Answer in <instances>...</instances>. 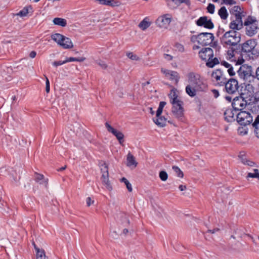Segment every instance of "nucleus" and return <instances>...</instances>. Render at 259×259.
<instances>
[{
  "label": "nucleus",
  "instance_id": "obj_40",
  "mask_svg": "<svg viewBox=\"0 0 259 259\" xmlns=\"http://www.w3.org/2000/svg\"><path fill=\"white\" fill-rule=\"evenodd\" d=\"M166 105V102L164 101H161L160 102L159 107L158 108V109L156 111V116L159 117L160 115H161V113L163 111V107Z\"/></svg>",
  "mask_w": 259,
  "mask_h": 259
},
{
  "label": "nucleus",
  "instance_id": "obj_52",
  "mask_svg": "<svg viewBox=\"0 0 259 259\" xmlns=\"http://www.w3.org/2000/svg\"><path fill=\"white\" fill-rule=\"evenodd\" d=\"M227 72L230 76H234L235 74L233 67L232 66L228 68Z\"/></svg>",
  "mask_w": 259,
  "mask_h": 259
},
{
  "label": "nucleus",
  "instance_id": "obj_3",
  "mask_svg": "<svg viewBox=\"0 0 259 259\" xmlns=\"http://www.w3.org/2000/svg\"><path fill=\"white\" fill-rule=\"evenodd\" d=\"M256 45L255 40L249 39L246 41L244 43L238 45L236 48L230 47L228 51V55L233 57L234 56V53L243 52L244 53L250 52L253 50Z\"/></svg>",
  "mask_w": 259,
  "mask_h": 259
},
{
  "label": "nucleus",
  "instance_id": "obj_28",
  "mask_svg": "<svg viewBox=\"0 0 259 259\" xmlns=\"http://www.w3.org/2000/svg\"><path fill=\"white\" fill-rule=\"evenodd\" d=\"M33 245L36 250V259H47L45 251L44 250H40L39 248L36 246L34 242H33Z\"/></svg>",
  "mask_w": 259,
  "mask_h": 259
},
{
  "label": "nucleus",
  "instance_id": "obj_37",
  "mask_svg": "<svg viewBox=\"0 0 259 259\" xmlns=\"http://www.w3.org/2000/svg\"><path fill=\"white\" fill-rule=\"evenodd\" d=\"M172 169L176 177L182 178L184 177L183 172L177 166H172Z\"/></svg>",
  "mask_w": 259,
  "mask_h": 259
},
{
  "label": "nucleus",
  "instance_id": "obj_41",
  "mask_svg": "<svg viewBox=\"0 0 259 259\" xmlns=\"http://www.w3.org/2000/svg\"><path fill=\"white\" fill-rule=\"evenodd\" d=\"M247 178H259V172L258 170L256 168L253 169V172H248L247 174V176H246Z\"/></svg>",
  "mask_w": 259,
  "mask_h": 259
},
{
  "label": "nucleus",
  "instance_id": "obj_61",
  "mask_svg": "<svg viewBox=\"0 0 259 259\" xmlns=\"http://www.w3.org/2000/svg\"><path fill=\"white\" fill-rule=\"evenodd\" d=\"M238 131L243 135H246L247 133V131L245 129H243L242 127L239 128Z\"/></svg>",
  "mask_w": 259,
  "mask_h": 259
},
{
  "label": "nucleus",
  "instance_id": "obj_32",
  "mask_svg": "<svg viewBox=\"0 0 259 259\" xmlns=\"http://www.w3.org/2000/svg\"><path fill=\"white\" fill-rule=\"evenodd\" d=\"M218 14L221 18L226 20L228 17V13L225 7H222L218 11Z\"/></svg>",
  "mask_w": 259,
  "mask_h": 259
},
{
  "label": "nucleus",
  "instance_id": "obj_60",
  "mask_svg": "<svg viewBox=\"0 0 259 259\" xmlns=\"http://www.w3.org/2000/svg\"><path fill=\"white\" fill-rule=\"evenodd\" d=\"M211 91L213 94L214 98H217L219 96L220 94H219V92L218 90L213 89Z\"/></svg>",
  "mask_w": 259,
  "mask_h": 259
},
{
  "label": "nucleus",
  "instance_id": "obj_54",
  "mask_svg": "<svg viewBox=\"0 0 259 259\" xmlns=\"http://www.w3.org/2000/svg\"><path fill=\"white\" fill-rule=\"evenodd\" d=\"M230 190L228 189L227 188L223 187V188H220L218 189L217 194L219 196L221 193H223L224 191H229Z\"/></svg>",
  "mask_w": 259,
  "mask_h": 259
},
{
  "label": "nucleus",
  "instance_id": "obj_11",
  "mask_svg": "<svg viewBox=\"0 0 259 259\" xmlns=\"http://www.w3.org/2000/svg\"><path fill=\"white\" fill-rule=\"evenodd\" d=\"M224 85L226 92L230 94L235 93L239 88L237 80L232 78H229Z\"/></svg>",
  "mask_w": 259,
  "mask_h": 259
},
{
  "label": "nucleus",
  "instance_id": "obj_64",
  "mask_svg": "<svg viewBox=\"0 0 259 259\" xmlns=\"http://www.w3.org/2000/svg\"><path fill=\"white\" fill-rule=\"evenodd\" d=\"M164 58L167 59L168 61H170L172 59V57L168 54H164Z\"/></svg>",
  "mask_w": 259,
  "mask_h": 259
},
{
  "label": "nucleus",
  "instance_id": "obj_43",
  "mask_svg": "<svg viewBox=\"0 0 259 259\" xmlns=\"http://www.w3.org/2000/svg\"><path fill=\"white\" fill-rule=\"evenodd\" d=\"M104 186L108 189L109 191L112 190L111 184L109 181V179H104L102 182Z\"/></svg>",
  "mask_w": 259,
  "mask_h": 259
},
{
  "label": "nucleus",
  "instance_id": "obj_34",
  "mask_svg": "<svg viewBox=\"0 0 259 259\" xmlns=\"http://www.w3.org/2000/svg\"><path fill=\"white\" fill-rule=\"evenodd\" d=\"M101 171L102 174V178H107L108 177V167L105 163H103L101 164Z\"/></svg>",
  "mask_w": 259,
  "mask_h": 259
},
{
  "label": "nucleus",
  "instance_id": "obj_15",
  "mask_svg": "<svg viewBox=\"0 0 259 259\" xmlns=\"http://www.w3.org/2000/svg\"><path fill=\"white\" fill-rule=\"evenodd\" d=\"M171 21L170 14H166L159 17L156 20V25L160 27L166 28Z\"/></svg>",
  "mask_w": 259,
  "mask_h": 259
},
{
  "label": "nucleus",
  "instance_id": "obj_21",
  "mask_svg": "<svg viewBox=\"0 0 259 259\" xmlns=\"http://www.w3.org/2000/svg\"><path fill=\"white\" fill-rule=\"evenodd\" d=\"M238 158L241 161V162L244 165H246L250 167H254L255 165V162H254L252 161H251L250 160L247 159L246 157V156L244 152H240L238 155Z\"/></svg>",
  "mask_w": 259,
  "mask_h": 259
},
{
  "label": "nucleus",
  "instance_id": "obj_19",
  "mask_svg": "<svg viewBox=\"0 0 259 259\" xmlns=\"http://www.w3.org/2000/svg\"><path fill=\"white\" fill-rule=\"evenodd\" d=\"M105 126L109 132L111 133L116 137L120 144L123 142L124 135L121 132L114 129L108 122L105 123Z\"/></svg>",
  "mask_w": 259,
  "mask_h": 259
},
{
  "label": "nucleus",
  "instance_id": "obj_7",
  "mask_svg": "<svg viewBox=\"0 0 259 259\" xmlns=\"http://www.w3.org/2000/svg\"><path fill=\"white\" fill-rule=\"evenodd\" d=\"M238 75L243 79H247L250 76H254V73L252 70V67L247 65H242L237 71Z\"/></svg>",
  "mask_w": 259,
  "mask_h": 259
},
{
  "label": "nucleus",
  "instance_id": "obj_47",
  "mask_svg": "<svg viewBox=\"0 0 259 259\" xmlns=\"http://www.w3.org/2000/svg\"><path fill=\"white\" fill-rule=\"evenodd\" d=\"M96 63L99 65L102 69H106L107 67L104 61L98 60L96 61Z\"/></svg>",
  "mask_w": 259,
  "mask_h": 259
},
{
  "label": "nucleus",
  "instance_id": "obj_45",
  "mask_svg": "<svg viewBox=\"0 0 259 259\" xmlns=\"http://www.w3.org/2000/svg\"><path fill=\"white\" fill-rule=\"evenodd\" d=\"M128 58L131 59L132 60H139V58L135 54H134L133 53L130 52L126 54Z\"/></svg>",
  "mask_w": 259,
  "mask_h": 259
},
{
  "label": "nucleus",
  "instance_id": "obj_48",
  "mask_svg": "<svg viewBox=\"0 0 259 259\" xmlns=\"http://www.w3.org/2000/svg\"><path fill=\"white\" fill-rule=\"evenodd\" d=\"M36 182L40 185H44L46 187L48 184V179H36Z\"/></svg>",
  "mask_w": 259,
  "mask_h": 259
},
{
  "label": "nucleus",
  "instance_id": "obj_59",
  "mask_svg": "<svg viewBox=\"0 0 259 259\" xmlns=\"http://www.w3.org/2000/svg\"><path fill=\"white\" fill-rule=\"evenodd\" d=\"M253 77L256 78L259 80V66L256 68L255 73H254Z\"/></svg>",
  "mask_w": 259,
  "mask_h": 259
},
{
  "label": "nucleus",
  "instance_id": "obj_27",
  "mask_svg": "<svg viewBox=\"0 0 259 259\" xmlns=\"http://www.w3.org/2000/svg\"><path fill=\"white\" fill-rule=\"evenodd\" d=\"M178 95L177 94V90L172 89L170 91V93L169 95V97L170 98V101L171 104L176 103L179 102H182V101L179 100L178 99Z\"/></svg>",
  "mask_w": 259,
  "mask_h": 259
},
{
  "label": "nucleus",
  "instance_id": "obj_13",
  "mask_svg": "<svg viewBox=\"0 0 259 259\" xmlns=\"http://www.w3.org/2000/svg\"><path fill=\"white\" fill-rule=\"evenodd\" d=\"M245 15H237L235 16V19L232 20L229 24V27L232 30H240L243 28V23L242 21V17H244Z\"/></svg>",
  "mask_w": 259,
  "mask_h": 259
},
{
  "label": "nucleus",
  "instance_id": "obj_25",
  "mask_svg": "<svg viewBox=\"0 0 259 259\" xmlns=\"http://www.w3.org/2000/svg\"><path fill=\"white\" fill-rule=\"evenodd\" d=\"M166 118L164 116L160 115L159 117H156L155 119H153L154 123L159 127H164L166 125Z\"/></svg>",
  "mask_w": 259,
  "mask_h": 259
},
{
  "label": "nucleus",
  "instance_id": "obj_9",
  "mask_svg": "<svg viewBox=\"0 0 259 259\" xmlns=\"http://www.w3.org/2000/svg\"><path fill=\"white\" fill-rule=\"evenodd\" d=\"M214 38V35L211 33H200L199 34L198 43L202 46H207L212 43Z\"/></svg>",
  "mask_w": 259,
  "mask_h": 259
},
{
  "label": "nucleus",
  "instance_id": "obj_16",
  "mask_svg": "<svg viewBox=\"0 0 259 259\" xmlns=\"http://www.w3.org/2000/svg\"><path fill=\"white\" fill-rule=\"evenodd\" d=\"M172 113L176 118L181 119L184 115L183 102L172 103Z\"/></svg>",
  "mask_w": 259,
  "mask_h": 259
},
{
  "label": "nucleus",
  "instance_id": "obj_20",
  "mask_svg": "<svg viewBox=\"0 0 259 259\" xmlns=\"http://www.w3.org/2000/svg\"><path fill=\"white\" fill-rule=\"evenodd\" d=\"M161 71L165 74L166 77H169V79L175 80L176 83H178L180 77L179 74L177 71L164 68H161Z\"/></svg>",
  "mask_w": 259,
  "mask_h": 259
},
{
  "label": "nucleus",
  "instance_id": "obj_29",
  "mask_svg": "<svg viewBox=\"0 0 259 259\" xmlns=\"http://www.w3.org/2000/svg\"><path fill=\"white\" fill-rule=\"evenodd\" d=\"M230 13L234 17L244 14V12L241 10V7L239 6H234L230 10Z\"/></svg>",
  "mask_w": 259,
  "mask_h": 259
},
{
  "label": "nucleus",
  "instance_id": "obj_53",
  "mask_svg": "<svg viewBox=\"0 0 259 259\" xmlns=\"http://www.w3.org/2000/svg\"><path fill=\"white\" fill-rule=\"evenodd\" d=\"M45 77H46V92L47 93H49L50 92V82H49V80L48 78V77L45 76Z\"/></svg>",
  "mask_w": 259,
  "mask_h": 259
},
{
  "label": "nucleus",
  "instance_id": "obj_24",
  "mask_svg": "<svg viewBox=\"0 0 259 259\" xmlns=\"http://www.w3.org/2000/svg\"><path fill=\"white\" fill-rule=\"evenodd\" d=\"M120 222L124 227H126L130 225V222L128 218V215L123 212H121L119 214Z\"/></svg>",
  "mask_w": 259,
  "mask_h": 259
},
{
  "label": "nucleus",
  "instance_id": "obj_8",
  "mask_svg": "<svg viewBox=\"0 0 259 259\" xmlns=\"http://www.w3.org/2000/svg\"><path fill=\"white\" fill-rule=\"evenodd\" d=\"M248 104H249V103L247 102V101L240 95L233 99L232 106L234 111L237 112L245 108Z\"/></svg>",
  "mask_w": 259,
  "mask_h": 259
},
{
  "label": "nucleus",
  "instance_id": "obj_36",
  "mask_svg": "<svg viewBox=\"0 0 259 259\" xmlns=\"http://www.w3.org/2000/svg\"><path fill=\"white\" fill-rule=\"evenodd\" d=\"M150 22L147 20V18L143 20L139 24V27L143 30H146L150 26Z\"/></svg>",
  "mask_w": 259,
  "mask_h": 259
},
{
  "label": "nucleus",
  "instance_id": "obj_5",
  "mask_svg": "<svg viewBox=\"0 0 259 259\" xmlns=\"http://www.w3.org/2000/svg\"><path fill=\"white\" fill-rule=\"evenodd\" d=\"M244 25L246 28V33L247 35L251 36L257 33V21L255 18L251 16L247 17L244 21Z\"/></svg>",
  "mask_w": 259,
  "mask_h": 259
},
{
  "label": "nucleus",
  "instance_id": "obj_51",
  "mask_svg": "<svg viewBox=\"0 0 259 259\" xmlns=\"http://www.w3.org/2000/svg\"><path fill=\"white\" fill-rule=\"evenodd\" d=\"M65 63H66V60H64V61H54L53 63V65L54 66H55V67H57L58 66L61 65H63V64H65Z\"/></svg>",
  "mask_w": 259,
  "mask_h": 259
},
{
  "label": "nucleus",
  "instance_id": "obj_38",
  "mask_svg": "<svg viewBox=\"0 0 259 259\" xmlns=\"http://www.w3.org/2000/svg\"><path fill=\"white\" fill-rule=\"evenodd\" d=\"M225 71L226 70H223V73H222V74L220 76V80L218 82V84L220 85H224V83H225L229 79L226 77V73L225 72Z\"/></svg>",
  "mask_w": 259,
  "mask_h": 259
},
{
  "label": "nucleus",
  "instance_id": "obj_58",
  "mask_svg": "<svg viewBox=\"0 0 259 259\" xmlns=\"http://www.w3.org/2000/svg\"><path fill=\"white\" fill-rule=\"evenodd\" d=\"M198 37L199 34H198L197 35H192L191 37V41L193 42H195L196 41L198 42Z\"/></svg>",
  "mask_w": 259,
  "mask_h": 259
},
{
  "label": "nucleus",
  "instance_id": "obj_10",
  "mask_svg": "<svg viewBox=\"0 0 259 259\" xmlns=\"http://www.w3.org/2000/svg\"><path fill=\"white\" fill-rule=\"evenodd\" d=\"M254 88L252 85L248 84L245 85V89L241 92L240 95L247 102L250 103L251 98L254 95Z\"/></svg>",
  "mask_w": 259,
  "mask_h": 259
},
{
  "label": "nucleus",
  "instance_id": "obj_46",
  "mask_svg": "<svg viewBox=\"0 0 259 259\" xmlns=\"http://www.w3.org/2000/svg\"><path fill=\"white\" fill-rule=\"evenodd\" d=\"M214 5L212 4H209L207 7V12L210 14H213L214 12Z\"/></svg>",
  "mask_w": 259,
  "mask_h": 259
},
{
  "label": "nucleus",
  "instance_id": "obj_50",
  "mask_svg": "<svg viewBox=\"0 0 259 259\" xmlns=\"http://www.w3.org/2000/svg\"><path fill=\"white\" fill-rule=\"evenodd\" d=\"M167 178H168V175L165 171L162 170L159 172V178L166 179Z\"/></svg>",
  "mask_w": 259,
  "mask_h": 259
},
{
  "label": "nucleus",
  "instance_id": "obj_12",
  "mask_svg": "<svg viewBox=\"0 0 259 259\" xmlns=\"http://www.w3.org/2000/svg\"><path fill=\"white\" fill-rule=\"evenodd\" d=\"M245 15H237L235 16V19L232 20L229 24V27L232 30H240L243 28V23L242 21V17H244Z\"/></svg>",
  "mask_w": 259,
  "mask_h": 259
},
{
  "label": "nucleus",
  "instance_id": "obj_35",
  "mask_svg": "<svg viewBox=\"0 0 259 259\" xmlns=\"http://www.w3.org/2000/svg\"><path fill=\"white\" fill-rule=\"evenodd\" d=\"M30 10H32V7L30 6L24 7L22 10L18 13L16 15L22 17H25L29 13Z\"/></svg>",
  "mask_w": 259,
  "mask_h": 259
},
{
  "label": "nucleus",
  "instance_id": "obj_39",
  "mask_svg": "<svg viewBox=\"0 0 259 259\" xmlns=\"http://www.w3.org/2000/svg\"><path fill=\"white\" fill-rule=\"evenodd\" d=\"M219 64V60L217 58H214L213 59L211 58L210 60H209L206 63V66L210 68H212L216 64Z\"/></svg>",
  "mask_w": 259,
  "mask_h": 259
},
{
  "label": "nucleus",
  "instance_id": "obj_4",
  "mask_svg": "<svg viewBox=\"0 0 259 259\" xmlns=\"http://www.w3.org/2000/svg\"><path fill=\"white\" fill-rule=\"evenodd\" d=\"M51 38L63 49H69L73 48V45L71 39L60 33H55L51 35Z\"/></svg>",
  "mask_w": 259,
  "mask_h": 259
},
{
  "label": "nucleus",
  "instance_id": "obj_55",
  "mask_svg": "<svg viewBox=\"0 0 259 259\" xmlns=\"http://www.w3.org/2000/svg\"><path fill=\"white\" fill-rule=\"evenodd\" d=\"M254 98V101L256 102H259V91L254 92V95L253 96Z\"/></svg>",
  "mask_w": 259,
  "mask_h": 259
},
{
  "label": "nucleus",
  "instance_id": "obj_49",
  "mask_svg": "<svg viewBox=\"0 0 259 259\" xmlns=\"http://www.w3.org/2000/svg\"><path fill=\"white\" fill-rule=\"evenodd\" d=\"M222 4L226 5H233L236 4V2L234 0H222Z\"/></svg>",
  "mask_w": 259,
  "mask_h": 259
},
{
  "label": "nucleus",
  "instance_id": "obj_33",
  "mask_svg": "<svg viewBox=\"0 0 259 259\" xmlns=\"http://www.w3.org/2000/svg\"><path fill=\"white\" fill-rule=\"evenodd\" d=\"M222 73H223V69L221 68L215 69L212 72L211 76L218 82L220 80V76L221 75Z\"/></svg>",
  "mask_w": 259,
  "mask_h": 259
},
{
  "label": "nucleus",
  "instance_id": "obj_22",
  "mask_svg": "<svg viewBox=\"0 0 259 259\" xmlns=\"http://www.w3.org/2000/svg\"><path fill=\"white\" fill-rule=\"evenodd\" d=\"M96 2L105 6H109L112 7H118L121 5L119 1L117 0H95Z\"/></svg>",
  "mask_w": 259,
  "mask_h": 259
},
{
  "label": "nucleus",
  "instance_id": "obj_31",
  "mask_svg": "<svg viewBox=\"0 0 259 259\" xmlns=\"http://www.w3.org/2000/svg\"><path fill=\"white\" fill-rule=\"evenodd\" d=\"M252 126L254 128V131L256 137L259 138V115L256 117L254 121L252 124Z\"/></svg>",
  "mask_w": 259,
  "mask_h": 259
},
{
  "label": "nucleus",
  "instance_id": "obj_30",
  "mask_svg": "<svg viewBox=\"0 0 259 259\" xmlns=\"http://www.w3.org/2000/svg\"><path fill=\"white\" fill-rule=\"evenodd\" d=\"M53 22L55 25L65 27L67 25V21L63 18H55Z\"/></svg>",
  "mask_w": 259,
  "mask_h": 259
},
{
  "label": "nucleus",
  "instance_id": "obj_63",
  "mask_svg": "<svg viewBox=\"0 0 259 259\" xmlns=\"http://www.w3.org/2000/svg\"><path fill=\"white\" fill-rule=\"evenodd\" d=\"M176 47L178 49V50L182 52L184 50L183 46L182 45H180V44H177L176 45Z\"/></svg>",
  "mask_w": 259,
  "mask_h": 259
},
{
  "label": "nucleus",
  "instance_id": "obj_14",
  "mask_svg": "<svg viewBox=\"0 0 259 259\" xmlns=\"http://www.w3.org/2000/svg\"><path fill=\"white\" fill-rule=\"evenodd\" d=\"M245 15H237L235 16V19L232 20L229 24V27L232 30H240L243 28V23L242 21V17H244Z\"/></svg>",
  "mask_w": 259,
  "mask_h": 259
},
{
  "label": "nucleus",
  "instance_id": "obj_42",
  "mask_svg": "<svg viewBox=\"0 0 259 259\" xmlns=\"http://www.w3.org/2000/svg\"><path fill=\"white\" fill-rule=\"evenodd\" d=\"M85 58L84 57H78V58H75V57H69L67 58L66 60V63L69 62H73V61H77V62H83L84 60H85Z\"/></svg>",
  "mask_w": 259,
  "mask_h": 259
},
{
  "label": "nucleus",
  "instance_id": "obj_17",
  "mask_svg": "<svg viewBox=\"0 0 259 259\" xmlns=\"http://www.w3.org/2000/svg\"><path fill=\"white\" fill-rule=\"evenodd\" d=\"M196 24L199 26H203L207 29H212L214 25L210 19H208L207 17L202 16L200 17L196 22Z\"/></svg>",
  "mask_w": 259,
  "mask_h": 259
},
{
  "label": "nucleus",
  "instance_id": "obj_23",
  "mask_svg": "<svg viewBox=\"0 0 259 259\" xmlns=\"http://www.w3.org/2000/svg\"><path fill=\"white\" fill-rule=\"evenodd\" d=\"M237 112H235L234 110H232L231 109H229L226 110L224 113V115L225 116V119L228 122H232L235 121V114L237 115Z\"/></svg>",
  "mask_w": 259,
  "mask_h": 259
},
{
  "label": "nucleus",
  "instance_id": "obj_44",
  "mask_svg": "<svg viewBox=\"0 0 259 259\" xmlns=\"http://www.w3.org/2000/svg\"><path fill=\"white\" fill-rule=\"evenodd\" d=\"M121 183H123L126 187V188L128 192H131L132 191V188L131 184L128 181L127 179H120Z\"/></svg>",
  "mask_w": 259,
  "mask_h": 259
},
{
  "label": "nucleus",
  "instance_id": "obj_18",
  "mask_svg": "<svg viewBox=\"0 0 259 259\" xmlns=\"http://www.w3.org/2000/svg\"><path fill=\"white\" fill-rule=\"evenodd\" d=\"M199 55L200 58L205 61H208L213 57V52L211 48H203L199 52Z\"/></svg>",
  "mask_w": 259,
  "mask_h": 259
},
{
  "label": "nucleus",
  "instance_id": "obj_2",
  "mask_svg": "<svg viewBox=\"0 0 259 259\" xmlns=\"http://www.w3.org/2000/svg\"><path fill=\"white\" fill-rule=\"evenodd\" d=\"M241 41V34L234 30L225 32L221 38V42L224 47L231 46L236 48Z\"/></svg>",
  "mask_w": 259,
  "mask_h": 259
},
{
  "label": "nucleus",
  "instance_id": "obj_56",
  "mask_svg": "<svg viewBox=\"0 0 259 259\" xmlns=\"http://www.w3.org/2000/svg\"><path fill=\"white\" fill-rule=\"evenodd\" d=\"M86 201H87V204L88 206H90L91 205V204H93L94 202V201L92 200L90 197H88L87 198Z\"/></svg>",
  "mask_w": 259,
  "mask_h": 259
},
{
  "label": "nucleus",
  "instance_id": "obj_62",
  "mask_svg": "<svg viewBox=\"0 0 259 259\" xmlns=\"http://www.w3.org/2000/svg\"><path fill=\"white\" fill-rule=\"evenodd\" d=\"M221 64L223 65L224 67H225L226 68H228L229 67H231V66H232L231 64H230L229 63L226 61L222 62Z\"/></svg>",
  "mask_w": 259,
  "mask_h": 259
},
{
  "label": "nucleus",
  "instance_id": "obj_57",
  "mask_svg": "<svg viewBox=\"0 0 259 259\" xmlns=\"http://www.w3.org/2000/svg\"><path fill=\"white\" fill-rule=\"evenodd\" d=\"M110 235L113 239H116L118 236V235L116 231L111 232L110 233Z\"/></svg>",
  "mask_w": 259,
  "mask_h": 259
},
{
  "label": "nucleus",
  "instance_id": "obj_6",
  "mask_svg": "<svg viewBox=\"0 0 259 259\" xmlns=\"http://www.w3.org/2000/svg\"><path fill=\"white\" fill-rule=\"evenodd\" d=\"M237 121L241 125L250 124L253 121V117L250 114L245 111H240L236 115Z\"/></svg>",
  "mask_w": 259,
  "mask_h": 259
},
{
  "label": "nucleus",
  "instance_id": "obj_1",
  "mask_svg": "<svg viewBox=\"0 0 259 259\" xmlns=\"http://www.w3.org/2000/svg\"><path fill=\"white\" fill-rule=\"evenodd\" d=\"M188 84L186 87V93L191 97H194L198 92H205L207 85L203 83L199 74L190 72L187 75Z\"/></svg>",
  "mask_w": 259,
  "mask_h": 259
},
{
  "label": "nucleus",
  "instance_id": "obj_26",
  "mask_svg": "<svg viewBox=\"0 0 259 259\" xmlns=\"http://www.w3.org/2000/svg\"><path fill=\"white\" fill-rule=\"evenodd\" d=\"M138 163L135 160L134 156L128 153L127 156V165L129 167L135 168L137 166Z\"/></svg>",
  "mask_w": 259,
  "mask_h": 259
}]
</instances>
